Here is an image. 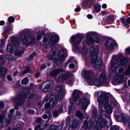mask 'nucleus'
<instances>
[{"label":"nucleus","mask_w":130,"mask_h":130,"mask_svg":"<svg viewBox=\"0 0 130 130\" xmlns=\"http://www.w3.org/2000/svg\"><path fill=\"white\" fill-rule=\"evenodd\" d=\"M79 91L78 90L75 89L73 90L72 97L74 102L77 105L82 104V108L83 109L85 110L90 103V95L88 93H86L80 99L79 95Z\"/></svg>","instance_id":"f257e3e1"},{"label":"nucleus","mask_w":130,"mask_h":130,"mask_svg":"<svg viewBox=\"0 0 130 130\" xmlns=\"http://www.w3.org/2000/svg\"><path fill=\"white\" fill-rule=\"evenodd\" d=\"M112 58V59L111 60L110 64L112 71L115 73H117V69L120 66V64L115 62L114 60L122 66L125 65L127 62V59L122 53L120 54L119 55H113Z\"/></svg>","instance_id":"f03ea898"},{"label":"nucleus","mask_w":130,"mask_h":130,"mask_svg":"<svg viewBox=\"0 0 130 130\" xmlns=\"http://www.w3.org/2000/svg\"><path fill=\"white\" fill-rule=\"evenodd\" d=\"M91 62L92 66L96 69H100L103 63L100 59L98 57L99 52L98 47H91L90 49Z\"/></svg>","instance_id":"7ed1b4c3"},{"label":"nucleus","mask_w":130,"mask_h":130,"mask_svg":"<svg viewBox=\"0 0 130 130\" xmlns=\"http://www.w3.org/2000/svg\"><path fill=\"white\" fill-rule=\"evenodd\" d=\"M97 101L99 104V109L101 113H103L104 110L102 109L103 106L104 108L108 113H111L112 109L110 105H108V98L104 92H102L100 96L98 98Z\"/></svg>","instance_id":"20e7f679"},{"label":"nucleus","mask_w":130,"mask_h":130,"mask_svg":"<svg viewBox=\"0 0 130 130\" xmlns=\"http://www.w3.org/2000/svg\"><path fill=\"white\" fill-rule=\"evenodd\" d=\"M52 50V53L51 59L55 61L57 65L61 64L62 61L65 59L67 55V51L65 48H62L61 49V51L64 54H62L60 57L59 56V50L57 48L54 47Z\"/></svg>","instance_id":"39448f33"},{"label":"nucleus","mask_w":130,"mask_h":130,"mask_svg":"<svg viewBox=\"0 0 130 130\" xmlns=\"http://www.w3.org/2000/svg\"><path fill=\"white\" fill-rule=\"evenodd\" d=\"M82 37V36L81 35L77 34L73 35L71 37L70 41L71 44L79 52L83 55H85L87 53V48L85 46H83L81 48L78 47V45L81 42Z\"/></svg>","instance_id":"423d86ee"},{"label":"nucleus","mask_w":130,"mask_h":130,"mask_svg":"<svg viewBox=\"0 0 130 130\" xmlns=\"http://www.w3.org/2000/svg\"><path fill=\"white\" fill-rule=\"evenodd\" d=\"M44 100L47 102L44 105L46 108L52 109L57 103V98L55 93H52L48 97V95L45 96Z\"/></svg>","instance_id":"0eeeda50"},{"label":"nucleus","mask_w":130,"mask_h":130,"mask_svg":"<svg viewBox=\"0 0 130 130\" xmlns=\"http://www.w3.org/2000/svg\"><path fill=\"white\" fill-rule=\"evenodd\" d=\"M13 45L8 44L7 47V50L8 51L11 53H14L15 55L17 56H20L23 53V51H19L18 47L20 44L19 41L16 40L13 42Z\"/></svg>","instance_id":"6e6552de"},{"label":"nucleus","mask_w":130,"mask_h":130,"mask_svg":"<svg viewBox=\"0 0 130 130\" xmlns=\"http://www.w3.org/2000/svg\"><path fill=\"white\" fill-rule=\"evenodd\" d=\"M20 38L24 44H29L34 42L35 37L32 35H30L29 32L24 30L20 33Z\"/></svg>","instance_id":"1a4fd4ad"},{"label":"nucleus","mask_w":130,"mask_h":130,"mask_svg":"<svg viewBox=\"0 0 130 130\" xmlns=\"http://www.w3.org/2000/svg\"><path fill=\"white\" fill-rule=\"evenodd\" d=\"M107 78L106 73L104 72L101 73H99L94 78L93 83L97 86H100L106 84Z\"/></svg>","instance_id":"9d476101"},{"label":"nucleus","mask_w":130,"mask_h":130,"mask_svg":"<svg viewBox=\"0 0 130 130\" xmlns=\"http://www.w3.org/2000/svg\"><path fill=\"white\" fill-rule=\"evenodd\" d=\"M94 121L93 127L94 130H101L102 127H104L107 123V121L102 117H97Z\"/></svg>","instance_id":"9b49d317"},{"label":"nucleus","mask_w":130,"mask_h":130,"mask_svg":"<svg viewBox=\"0 0 130 130\" xmlns=\"http://www.w3.org/2000/svg\"><path fill=\"white\" fill-rule=\"evenodd\" d=\"M82 76L84 77L85 82H87L88 84L91 85L92 79L93 78V72L92 70L84 71L82 73Z\"/></svg>","instance_id":"f8f14e48"},{"label":"nucleus","mask_w":130,"mask_h":130,"mask_svg":"<svg viewBox=\"0 0 130 130\" xmlns=\"http://www.w3.org/2000/svg\"><path fill=\"white\" fill-rule=\"evenodd\" d=\"M64 86L63 85H59L57 86L56 90L58 93V100L61 101L65 94V91L64 89Z\"/></svg>","instance_id":"ddd939ff"},{"label":"nucleus","mask_w":130,"mask_h":130,"mask_svg":"<svg viewBox=\"0 0 130 130\" xmlns=\"http://www.w3.org/2000/svg\"><path fill=\"white\" fill-rule=\"evenodd\" d=\"M106 46L109 50H113L118 47L115 41L111 39H108L106 41Z\"/></svg>","instance_id":"4468645a"},{"label":"nucleus","mask_w":130,"mask_h":130,"mask_svg":"<svg viewBox=\"0 0 130 130\" xmlns=\"http://www.w3.org/2000/svg\"><path fill=\"white\" fill-rule=\"evenodd\" d=\"M4 62L3 58L0 57V66ZM7 73L6 69L4 68H0V75L5 74ZM4 89L2 88H0V94L4 93Z\"/></svg>","instance_id":"2eb2a0df"},{"label":"nucleus","mask_w":130,"mask_h":130,"mask_svg":"<svg viewBox=\"0 0 130 130\" xmlns=\"http://www.w3.org/2000/svg\"><path fill=\"white\" fill-rule=\"evenodd\" d=\"M5 118V115H0V127L7 126L9 123L10 122V120L5 119L4 122V119Z\"/></svg>","instance_id":"dca6fc26"},{"label":"nucleus","mask_w":130,"mask_h":130,"mask_svg":"<svg viewBox=\"0 0 130 130\" xmlns=\"http://www.w3.org/2000/svg\"><path fill=\"white\" fill-rule=\"evenodd\" d=\"M71 74L70 72H68L65 73H63L59 77L58 80L60 82H62L70 76Z\"/></svg>","instance_id":"f3484780"},{"label":"nucleus","mask_w":130,"mask_h":130,"mask_svg":"<svg viewBox=\"0 0 130 130\" xmlns=\"http://www.w3.org/2000/svg\"><path fill=\"white\" fill-rule=\"evenodd\" d=\"M91 33L89 32L88 33L87 35L86 36V40L88 44L90 45H92L95 43H98L99 42V40L94 41L91 37Z\"/></svg>","instance_id":"a211bd4d"},{"label":"nucleus","mask_w":130,"mask_h":130,"mask_svg":"<svg viewBox=\"0 0 130 130\" xmlns=\"http://www.w3.org/2000/svg\"><path fill=\"white\" fill-rule=\"evenodd\" d=\"M91 120L90 118L88 117L85 120L83 126L86 129H90L92 127Z\"/></svg>","instance_id":"6ab92c4d"},{"label":"nucleus","mask_w":130,"mask_h":130,"mask_svg":"<svg viewBox=\"0 0 130 130\" xmlns=\"http://www.w3.org/2000/svg\"><path fill=\"white\" fill-rule=\"evenodd\" d=\"M114 80L118 83H123L124 80V77L123 75H116L114 77Z\"/></svg>","instance_id":"aec40b11"},{"label":"nucleus","mask_w":130,"mask_h":130,"mask_svg":"<svg viewBox=\"0 0 130 130\" xmlns=\"http://www.w3.org/2000/svg\"><path fill=\"white\" fill-rule=\"evenodd\" d=\"M120 20L123 26L128 28V24H130V17H128L126 19L124 17H122L120 19Z\"/></svg>","instance_id":"412c9836"},{"label":"nucleus","mask_w":130,"mask_h":130,"mask_svg":"<svg viewBox=\"0 0 130 130\" xmlns=\"http://www.w3.org/2000/svg\"><path fill=\"white\" fill-rule=\"evenodd\" d=\"M59 40V37L57 35H54L52 36L50 39V43L52 45H54Z\"/></svg>","instance_id":"4be33fe9"},{"label":"nucleus","mask_w":130,"mask_h":130,"mask_svg":"<svg viewBox=\"0 0 130 130\" xmlns=\"http://www.w3.org/2000/svg\"><path fill=\"white\" fill-rule=\"evenodd\" d=\"M95 0H84L83 1L82 5L88 7L90 8L91 6L93 5L94 3Z\"/></svg>","instance_id":"5701e85b"},{"label":"nucleus","mask_w":130,"mask_h":130,"mask_svg":"<svg viewBox=\"0 0 130 130\" xmlns=\"http://www.w3.org/2000/svg\"><path fill=\"white\" fill-rule=\"evenodd\" d=\"M63 69H54L53 70L51 73V76L54 77L58 74L60 72H62Z\"/></svg>","instance_id":"b1692460"},{"label":"nucleus","mask_w":130,"mask_h":130,"mask_svg":"<svg viewBox=\"0 0 130 130\" xmlns=\"http://www.w3.org/2000/svg\"><path fill=\"white\" fill-rule=\"evenodd\" d=\"M121 118L124 123L127 122L130 120V118L126 114H122L121 116Z\"/></svg>","instance_id":"393cba45"},{"label":"nucleus","mask_w":130,"mask_h":130,"mask_svg":"<svg viewBox=\"0 0 130 130\" xmlns=\"http://www.w3.org/2000/svg\"><path fill=\"white\" fill-rule=\"evenodd\" d=\"M30 89H28L27 90L26 92L22 95L23 97H24L28 98H29L31 99L33 98L34 96V95H32V93L30 94Z\"/></svg>","instance_id":"a878e982"},{"label":"nucleus","mask_w":130,"mask_h":130,"mask_svg":"<svg viewBox=\"0 0 130 130\" xmlns=\"http://www.w3.org/2000/svg\"><path fill=\"white\" fill-rule=\"evenodd\" d=\"M50 82H48L50 83V82H51L52 83H53V82L49 81ZM51 85V84L49 83V84H46L44 86V88L43 89H42V91H43L46 92L48 91H49L50 90V87Z\"/></svg>","instance_id":"bb28decb"},{"label":"nucleus","mask_w":130,"mask_h":130,"mask_svg":"<svg viewBox=\"0 0 130 130\" xmlns=\"http://www.w3.org/2000/svg\"><path fill=\"white\" fill-rule=\"evenodd\" d=\"M63 127L62 125L61 124H59L58 126L53 125L51 126V130H61L63 128Z\"/></svg>","instance_id":"cd10ccee"},{"label":"nucleus","mask_w":130,"mask_h":130,"mask_svg":"<svg viewBox=\"0 0 130 130\" xmlns=\"http://www.w3.org/2000/svg\"><path fill=\"white\" fill-rule=\"evenodd\" d=\"M63 107L62 106H60L59 107V112H58L56 110L53 111V116L55 117H56L58 116L63 111Z\"/></svg>","instance_id":"c85d7f7f"},{"label":"nucleus","mask_w":130,"mask_h":130,"mask_svg":"<svg viewBox=\"0 0 130 130\" xmlns=\"http://www.w3.org/2000/svg\"><path fill=\"white\" fill-rule=\"evenodd\" d=\"M47 115L46 114H44L42 116V117L44 119H47L48 118V120H50L52 118V115L51 112L50 111H47Z\"/></svg>","instance_id":"c756f323"},{"label":"nucleus","mask_w":130,"mask_h":130,"mask_svg":"<svg viewBox=\"0 0 130 130\" xmlns=\"http://www.w3.org/2000/svg\"><path fill=\"white\" fill-rule=\"evenodd\" d=\"M79 124V120L77 119H75L73 120L71 127L73 128H75L78 126Z\"/></svg>","instance_id":"7c9ffc66"},{"label":"nucleus","mask_w":130,"mask_h":130,"mask_svg":"<svg viewBox=\"0 0 130 130\" xmlns=\"http://www.w3.org/2000/svg\"><path fill=\"white\" fill-rule=\"evenodd\" d=\"M14 102L18 105H20L21 104L23 103V101L22 100V99L18 98H13Z\"/></svg>","instance_id":"2f4dec72"},{"label":"nucleus","mask_w":130,"mask_h":130,"mask_svg":"<svg viewBox=\"0 0 130 130\" xmlns=\"http://www.w3.org/2000/svg\"><path fill=\"white\" fill-rule=\"evenodd\" d=\"M76 115L80 120H83L84 119L83 114L79 110L77 111Z\"/></svg>","instance_id":"473e14b6"},{"label":"nucleus","mask_w":130,"mask_h":130,"mask_svg":"<svg viewBox=\"0 0 130 130\" xmlns=\"http://www.w3.org/2000/svg\"><path fill=\"white\" fill-rule=\"evenodd\" d=\"M123 74L125 75H130V65L128 67L127 70L125 71Z\"/></svg>","instance_id":"72a5a7b5"},{"label":"nucleus","mask_w":130,"mask_h":130,"mask_svg":"<svg viewBox=\"0 0 130 130\" xmlns=\"http://www.w3.org/2000/svg\"><path fill=\"white\" fill-rule=\"evenodd\" d=\"M25 70L23 72V74H25L29 72L31 69L30 67H25L24 68Z\"/></svg>","instance_id":"f704fd0d"},{"label":"nucleus","mask_w":130,"mask_h":130,"mask_svg":"<svg viewBox=\"0 0 130 130\" xmlns=\"http://www.w3.org/2000/svg\"><path fill=\"white\" fill-rule=\"evenodd\" d=\"M101 6L100 5H98L95 6L94 9L96 13H99L100 11Z\"/></svg>","instance_id":"c9c22d12"},{"label":"nucleus","mask_w":130,"mask_h":130,"mask_svg":"<svg viewBox=\"0 0 130 130\" xmlns=\"http://www.w3.org/2000/svg\"><path fill=\"white\" fill-rule=\"evenodd\" d=\"M28 82V80L27 77H25L21 81V83L22 84L25 85Z\"/></svg>","instance_id":"e433bc0d"},{"label":"nucleus","mask_w":130,"mask_h":130,"mask_svg":"<svg viewBox=\"0 0 130 130\" xmlns=\"http://www.w3.org/2000/svg\"><path fill=\"white\" fill-rule=\"evenodd\" d=\"M10 30L9 29H5L4 31V34L5 35H9L11 32H10Z\"/></svg>","instance_id":"4c0bfd02"},{"label":"nucleus","mask_w":130,"mask_h":130,"mask_svg":"<svg viewBox=\"0 0 130 130\" xmlns=\"http://www.w3.org/2000/svg\"><path fill=\"white\" fill-rule=\"evenodd\" d=\"M1 43L0 44V47H1L5 46V40L3 38H1L0 40Z\"/></svg>","instance_id":"58836bf2"},{"label":"nucleus","mask_w":130,"mask_h":130,"mask_svg":"<svg viewBox=\"0 0 130 130\" xmlns=\"http://www.w3.org/2000/svg\"><path fill=\"white\" fill-rule=\"evenodd\" d=\"M125 53L126 56L130 55V47L127 48L125 49Z\"/></svg>","instance_id":"ea45409f"},{"label":"nucleus","mask_w":130,"mask_h":130,"mask_svg":"<svg viewBox=\"0 0 130 130\" xmlns=\"http://www.w3.org/2000/svg\"><path fill=\"white\" fill-rule=\"evenodd\" d=\"M114 21V20L113 17H108V23L109 24H110Z\"/></svg>","instance_id":"a19ab883"},{"label":"nucleus","mask_w":130,"mask_h":130,"mask_svg":"<svg viewBox=\"0 0 130 130\" xmlns=\"http://www.w3.org/2000/svg\"><path fill=\"white\" fill-rule=\"evenodd\" d=\"M8 21L9 23H13L14 21V18L12 17H10L8 18Z\"/></svg>","instance_id":"79ce46f5"},{"label":"nucleus","mask_w":130,"mask_h":130,"mask_svg":"<svg viewBox=\"0 0 130 130\" xmlns=\"http://www.w3.org/2000/svg\"><path fill=\"white\" fill-rule=\"evenodd\" d=\"M73 119L72 117H68L66 119V122L68 123H70L71 121Z\"/></svg>","instance_id":"37998d69"},{"label":"nucleus","mask_w":130,"mask_h":130,"mask_svg":"<svg viewBox=\"0 0 130 130\" xmlns=\"http://www.w3.org/2000/svg\"><path fill=\"white\" fill-rule=\"evenodd\" d=\"M119 127L117 126L114 125L112 127L110 130H119Z\"/></svg>","instance_id":"c03bdc74"},{"label":"nucleus","mask_w":130,"mask_h":130,"mask_svg":"<svg viewBox=\"0 0 130 130\" xmlns=\"http://www.w3.org/2000/svg\"><path fill=\"white\" fill-rule=\"evenodd\" d=\"M14 111L13 109H11L9 111L10 113L8 116V117H10L12 116V114L14 112Z\"/></svg>","instance_id":"a18cd8bd"},{"label":"nucleus","mask_w":130,"mask_h":130,"mask_svg":"<svg viewBox=\"0 0 130 130\" xmlns=\"http://www.w3.org/2000/svg\"><path fill=\"white\" fill-rule=\"evenodd\" d=\"M35 52H34L33 53L32 55H30L29 57H28L27 58V59L28 60H32L33 59V57H34V55L35 54Z\"/></svg>","instance_id":"49530a36"},{"label":"nucleus","mask_w":130,"mask_h":130,"mask_svg":"<svg viewBox=\"0 0 130 130\" xmlns=\"http://www.w3.org/2000/svg\"><path fill=\"white\" fill-rule=\"evenodd\" d=\"M73 105L72 104L71 105L69 106V112L68 113L70 114L72 112V109H73Z\"/></svg>","instance_id":"de8ad7c7"},{"label":"nucleus","mask_w":130,"mask_h":130,"mask_svg":"<svg viewBox=\"0 0 130 130\" xmlns=\"http://www.w3.org/2000/svg\"><path fill=\"white\" fill-rule=\"evenodd\" d=\"M44 34V33L43 32L41 34L38 35L37 36V38L38 40H40L41 38V35Z\"/></svg>","instance_id":"09e8293b"},{"label":"nucleus","mask_w":130,"mask_h":130,"mask_svg":"<svg viewBox=\"0 0 130 130\" xmlns=\"http://www.w3.org/2000/svg\"><path fill=\"white\" fill-rule=\"evenodd\" d=\"M42 119L41 117H37L36 119V121L37 123H40L42 120Z\"/></svg>","instance_id":"8fccbe9b"},{"label":"nucleus","mask_w":130,"mask_h":130,"mask_svg":"<svg viewBox=\"0 0 130 130\" xmlns=\"http://www.w3.org/2000/svg\"><path fill=\"white\" fill-rule=\"evenodd\" d=\"M48 82H50L49 81H47L46 82H43L42 83V84H41L40 85H39V88L40 89H41L42 88V86L43 85V84H45V83H48Z\"/></svg>","instance_id":"3c124183"},{"label":"nucleus","mask_w":130,"mask_h":130,"mask_svg":"<svg viewBox=\"0 0 130 130\" xmlns=\"http://www.w3.org/2000/svg\"><path fill=\"white\" fill-rule=\"evenodd\" d=\"M4 105V104L2 101H0V108H2L3 107Z\"/></svg>","instance_id":"603ef678"},{"label":"nucleus","mask_w":130,"mask_h":130,"mask_svg":"<svg viewBox=\"0 0 130 130\" xmlns=\"http://www.w3.org/2000/svg\"><path fill=\"white\" fill-rule=\"evenodd\" d=\"M46 67V66L45 64L43 63L42 65L41 69L42 70L45 69Z\"/></svg>","instance_id":"864d4df0"},{"label":"nucleus","mask_w":130,"mask_h":130,"mask_svg":"<svg viewBox=\"0 0 130 130\" xmlns=\"http://www.w3.org/2000/svg\"><path fill=\"white\" fill-rule=\"evenodd\" d=\"M41 127V125L40 124L37 125L35 128V130H38Z\"/></svg>","instance_id":"5fc2aeb1"},{"label":"nucleus","mask_w":130,"mask_h":130,"mask_svg":"<svg viewBox=\"0 0 130 130\" xmlns=\"http://www.w3.org/2000/svg\"><path fill=\"white\" fill-rule=\"evenodd\" d=\"M69 67L70 68L73 69L75 65L73 63H72L69 64Z\"/></svg>","instance_id":"6e6d98bb"},{"label":"nucleus","mask_w":130,"mask_h":130,"mask_svg":"<svg viewBox=\"0 0 130 130\" xmlns=\"http://www.w3.org/2000/svg\"><path fill=\"white\" fill-rule=\"evenodd\" d=\"M28 112L31 114H33L34 113V111L32 109H30L28 110Z\"/></svg>","instance_id":"4d7b16f0"},{"label":"nucleus","mask_w":130,"mask_h":130,"mask_svg":"<svg viewBox=\"0 0 130 130\" xmlns=\"http://www.w3.org/2000/svg\"><path fill=\"white\" fill-rule=\"evenodd\" d=\"M123 68L122 67H120L118 71L119 73H121L123 72Z\"/></svg>","instance_id":"13d9d810"},{"label":"nucleus","mask_w":130,"mask_h":130,"mask_svg":"<svg viewBox=\"0 0 130 130\" xmlns=\"http://www.w3.org/2000/svg\"><path fill=\"white\" fill-rule=\"evenodd\" d=\"M73 80H69L68 82V83L70 85H72L73 84Z\"/></svg>","instance_id":"bf43d9fd"},{"label":"nucleus","mask_w":130,"mask_h":130,"mask_svg":"<svg viewBox=\"0 0 130 130\" xmlns=\"http://www.w3.org/2000/svg\"><path fill=\"white\" fill-rule=\"evenodd\" d=\"M50 125L48 124H45L43 126L44 129H45L48 127H49Z\"/></svg>","instance_id":"052dcab7"},{"label":"nucleus","mask_w":130,"mask_h":130,"mask_svg":"<svg viewBox=\"0 0 130 130\" xmlns=\"http://www.w3.org/2000/svg\"><path fill=\"white\" fill-rule=\"evenodd\" d=\"M7 78L8 80L9 81H11L12 79V78L11 76L9 75H7Z\"/></svg>","instance_id":"680f3d73"},{"label":"nucleus","mask_w":130,"mask_h":130,"mask_svg":"<svg viewBox=\"0 0 130 130\" xmlns=\"http://www.w3.org/2000/svg\"><path fill=\"white\" fill-rule=\"evenodd\" d=\"M80 10V8L79 7H78L75 8V12H79Z\"/></svg>","instance_id":"e2e57ef3"},{"label":"nucleus","mask_w":130,"mask_h":130,"mask_svg":"<svg viewBox=\"0 0 130 130\" xmlns=\"http://www.w3.org/2000/svg\"><path fill=\"white\" fill-rule=\"evenodd\" d=\"M87 17L89 19H91L92 18V15L90 14H88L87 16Z\"/></svg>","instance_id":"0e129e2a"},{"label":"nucleus","mask_w":130,"mask_h":130,"mask_svg":"<svg viewBox=\"0 0 130 130\" xmlns=\"http://www.w3.org/2000/svg\"><path fill=\"white\" fill-rule=\"evenodd\" d=\"M48 40V39L47 38H46L45 37L43 38V42H46Z\"/></svg>","instance_id":"69168bd1"},{"label":"nucleus","mask_w":130,"mask_h":130,"mask_svg":"<svg viewBox=\"0 0 130 130\" xmlns=\"http://www.w3.org/2000/svg\"><path fill=\"white\" fill-rule=\"evenodd\" d=\"M107 7V5L105 4H103L102 6V8L105 9Z\"/></svg>","instance_id":"338daca9"},{"label":"nucleus","mask_w":130,"mask_h":130,"mask_svg":"<svg viewBox=\"0 0 130 130\" xmlns=\"http://www.w3.org/2000/svg\"><path fill=\"white\" fill-rule=\"evenodd\" d=\"M5 24V22L4 21H2L0 22V25H3Z\"/></svg>","instance_id":"774afa93"}]
</instances>
